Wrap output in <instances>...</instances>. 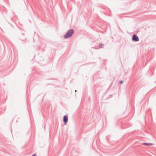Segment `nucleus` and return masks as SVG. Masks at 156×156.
<instances>
[{
    "label": "nucleus",
    "mask_w": 156,
    "mask_h": 156,
    "mask_svg": "<svg viewBox=\"0 0 156 156\" xmlns=\"http://www.w3.org/2000/svg\"><path fill=\"white\" fill-rule=\"evenodd\" d=\"M74 30L73 29H70L66 33L64 37L65 38H67L70 37L73 33Z\"/></svg>",
    "instance_id": "nucleus-1"
},
{
    "label": "nucleus",
    "mask_w": 156,
    "mask_h": 156,
    "mask_svg": "<svg viewBox=\"0 0 156 156\" xmlns=\"http://www.w3.org/2000/svg\"><path fill=\"white\" fill-rule=\"evenodd\" d=\"M132 40L135 41H138L139 40L138 37L136 35H133L132 37Z\"/></svg>",
    "instance_id": "nucleus-2"
},
{
    "label": "nucleus",
    "mask_w": 156,
    "mask_h": 156,
    "mask_svg": "<svg viewBox=\"0 0 156 156\" xmlns=\"http://www.w3.org/2000/svg\"><path fill=\"white\" fill-rule=\"evenodd\" d=\"M63 121L65 123V124H66L68 121V117L67 116L65 115L64 116Z\"/></svg>",
    "instance_id": "nucleus-3"
},
{
    "label": "nucleus",
    "mask_w": 156,
    "mask_h": 156,
    "mask_svg": "<svg viewBox=\"0 0 156 156\" xmlns=\"http://www.w3.org/2000/svg\"><path fill=\"white\" fill-rule=\"evenodd\" d=\"M143 144L145 145H149L151 146L153 145V144L152 143H143Z\"/></svg>",
    "instance_id": "nucleus-4"
},
{
    "label": "nucleus",
    "mask_w": 156,
    "mask_h": 156,
    "mask_svg": "<svg viewBox=\"0 0 156 156\" xmlns=\"http://www.w3.org/2000/svg\"><path fill=\"white\" fill-rule=\"evenodd\" d=\"M123 83V82L122 81H120V83L121 84H122Z\"/></svg>",
    "instance_id": "nucleus-5"
},
{
    "label": "nucleus",
    "mask_w": 156,
    "mask_h": 156,
    "mask_svg": "<svg viewBox=\"0 0 156 156\" xmlns=\"http://www.w3.org/2000/svg\"><path fill=\"white\" fill-rule=\"evenodd\" d=\"M32 156H36V155L35 154H34V155H33Z\"/></svg>",
    "instance_id": "nucleus-6"
},
{
    "label": "nucleus",
    "mask_w": 156,
    "mask_h": 156,
    "mask_svg": "<svg viewBox=\"0 0 156 156\" xmlns=\"http://www.w3.org/2000/svg\"><path fill=\"white\" fill-rule=\"evenodd\" d=\"M76 90L75 91V92H76Z\"/></svg>",
    "instance_id": "nucleus-7"
}]
</instances>
